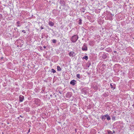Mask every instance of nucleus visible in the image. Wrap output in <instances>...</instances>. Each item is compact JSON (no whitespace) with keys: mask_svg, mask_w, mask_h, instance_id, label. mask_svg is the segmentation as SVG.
I'll use <instances>...</instances> for the list:
<instances>
[{"mask_svg":"<svg viewBox=\"0 0 134 134\" xmlns=\"http://www.w3.org/2000/svg\"><path fill=\"white\" fill-rule=\"evenodd\" d=\"M24 97L22 96H20L19 97V101L20 102H22L24 99Z\"/></svg>","mask_w":134,"mask_h":134,"instance_id":"20e7f679","label":"nucleus"},{"mask_svg":"<svg viewBox=\"0 0 134 134\" xmlns=\"http://www.w3.org/2000/svg\"><path fill=\"white\" fill-rule=\"evenodd\" d=\"M46 47L45 46H43V48H45Z\"/></svg>","mask_w":134,"mask_h":134,"instance_id":"bb28decb","label":"nucleus"},{"mask_svg":"<svg viewBox=\"0 0 134 134\" xmlns=\"http://www.w3.org/2000/svg\"><path fill=\"white\" fill-rule=\"evenodd\" d=\"M59 3L61 5L60 7H63L65 5L66 3L64 0H60Z\"/></svg>","mask_w":134,"mask_h":134,"instance_id":"f03ea898","label":"nucleus"},{"mask_svg":"<svg viewBox=\"0 0 134 134\" xmlns=\"http://www.w3.org/2000/svg\"><path fill=\"white\" fill-rule=\"evenodd\" d=\"M74 52L73 51H71L69 53V56L73 57H74Z\"/></svg>","mask_w":134,"mask_h":134,"instance_id":"0eeeda50","label":"nucleus"},{"mask_svg":"<svg viewBox=\"0 0 134 134\" xmlns=\"http://www.w3.org/2000/svg\"><path fill=\"white\" fill-rule=\"evenodd\" d=\"M80 75L79 74H78L76 75V77H77L78 78H80Z\"/></svg>","mask_w":134,"mask_h":134,"instance_id":"a211bd4d","label":"nucleus"},{"mask_svg":"<svg viewBox=\"0 0 134 134\" xmlns=\"http://www.w3.org/2000/svg\"><path fill=\"white\" fill-rule=\"evenodd\" d=\"M114 52H116V51H115Z\"/></svg>","mask_w":134,"mask_h":134,"instance_id":"2f4dec72","label":"nucleus"},{"mask_svg":"<svg viewBox=\"0 0 134 134\" xmlns=\"http://www.w3.org/2000/svg\"><path fill=\"white\" fill-rule=\"evenodd\" d=\"M57 69L58 71H60L61 70L60 67L59 66H57Z\"/></svg>","mask_w":134,"mask_h":134,"instance_id":"9b49d317","label":"nucleus"},{"mask_svg":"<svg viewBox=\"0 0 134 134\" xmlns=\"http://www.w3.org/2000/svg\"><path fill=\"white\" fill-rule=\"evenodd\" d=\"M22 32H24V33H26V32L24 30H23L22 31Z\"/></svg>","mask_w":134,"mask_h":134,"instance_id":"393cba45","label":"nucleus"},{"mask_svg":"<svg viewBox=\"0 0 134 134\" xmlns=\"http://www.w3.org/2000/svg\"><path fill=\"white\" fill-rule=\"evenodd\" d=\"M20 116L21 117H23L22 116H21V115H20Z\"/></svg>","mask_w":134,"mask_h":134,"instance_id":"7c9ffc66","label":"nucleus"},{"mask_svg":"<svg viewBox=\"0 0 134 134\" xmlns=\"http://www.w3.org/2000/svg\"><path fill=\"white\" fill-rule=\"evenodd\" d=\"M41 29H43V27H41Z\"/></svg>","mask_w":134,"mask_h":134,"instance_id":"cd10ccee","label":"nucleus"},{"mask_svg":"<svg viewBox=\"0 0 134 134\" xmlns=\"http://www.w3.org/2000/svg\"><path fill=\"white\" fill-rule=\"evenodd\" d=\"M30 129H29V130L28 132L27 133H29L30 132Z\"/></svg>","mask_w":134,"mask_h":134,"instance_id":"a878e982","label":"nucleus"},{"mask_svg":"<svg viewBox=\"0 0 134 134\" xmlns=\"http://www.w3.org/2000/svg\"><path fill=\"white\" fill-rule=\"evenodd\" d=\"M2 18V15L1 14H0V21H1Z\"/></svg>","mask_w":134,"mask_h":134,"instance_id":"6ab92c4d","label":"nucleus"},{"mask_svg":"<svg viewBox=\"0 0 134 134\" xmlns=\"http://www.w3.org/2000/svg\"><path fill=\"white\" fill-rule=\"evenodd\" d=\"M88 58L87 56H84L83 58V59H85L86 60H87L88 59Z\"/></svg>","mask_w":134,"mask_h":134,"instance_id":"ddd939ff","label":"nucleus"},{"mask_svg":"<svg viewBox=\"0 0 134 134\" xmlns=\"http://www.w3.org/2000/svg\"><path fill=\"white\" fill-rule=\"evenodd\" d=\"M76 80H73L71 81L70 83L72 85H74L76 83Z\"/></svg>","mask_w":134,"mask_h":134,"instance_id":"39448f33","label":"nucleus"},{"mask_svg":"<svg viewBox=\"0 0 134 134\" xmlns=\"http://www.w3.org/2000/svg\"><path fill=\"white\" fill-rule=\"evenodd\" d=\"M57 41L53 39L52 40L53 42L54 43H55Z\"/></svg>","mask_w":134,"mask_h":134,"instance_id":"aec40b11","label":"nucleus"},{"mask_svg":"<svg viewBox=\"0 0 134 134\" xmlns=\"http://www.w3.org/2000/svg\"><path fill=\"white\" fill-rule=\"evenodd\" d=\"M105 116V117L107 118V120H110V117L108 114H106Z\"/></svg>","mask_w":134,"mask_h":134,"instance_id":"1a4fd4ad","label":"nucleus"},{"mask_svg":"<svg viewBox=\"0 0 134 134\" xmlns=\"http://www.w3.org/2000/svg\"><path fill=\"white\" fill-rule=\"evenodd\" d=\"M39 101H40V100L38 99H36L35 100V102L36 101L39 102Z\"/></svg>","mask_w":134,"mask_h":134,"instance_id":"b1692460","label":"nucleus"},{"mask_svg":"<svg viewBox=\"0 0 134 134\" xmlns=\"http://www.w3.org/2000/svg\"><path fill=\"white\" fill-rule=\"evenodd\" d=\"M59 92V93H60V94H62V93H61V92Z\"/></svg>","mask_w":134,"mask_h":134,"instance_id":"c756f323","label":"nucleus"},{"mask_svg":"<svg viewBox=\"0 0 134 134\" xmlns=\"http://www.w3.org/2000/svg\"><path fill=\"white\" fill-rule=\"evenodd\" d=\"M49 25L51 26H53L54 25V23H53L51 21H50L49 22Z\"/></svg>","mask_w":134,"mask_h":134,"instance_id":"9d476101","label":"nucleus"},{"mask_svg":"<svg viewBox=\"0 0 134 134\" xmlns=\"http://www.w3.org/2000/svg\"><path fill=\"white\" fill-rule=\"evenodd\" d=\"M112 119L113 120H115V117H112Z\"/></svg>","mask_w":134,"mask_h":134,"instance_id":"5701e85b","label":"nucleus"},{"mask_svg":"<svg viewBox=\"0 0 134 134\" xmlns=\"http://www.w3.org/2000/svg\"><path fill=\"white\" fill-rule=\"evenodd\" d=\"M78 37L77 35H75L73 36L71 39V41L73 42H75L78 39Z\"/></svg>","mask_w":134,"mask_h":134,"instance_id":"f257e3e1","label":"nucleus"},{"mask_svg":"<svg viewBox=\"0 0 134 134\" xmlns=\"http://www.w3.org/2000/svg\"><path fill=\"white\" fill-rule=\"evenodd\" d=\"M82 20L81 19H79V24L80 25L82 23Z\"/></svg>","mask_w":134,"mask_h":134,"instance_id":"f3484780","label":"nucleus"},{"mask_svg":"<svg viewBox=\"0 0 134 134\" xmlns=\"http://www.w3.org/2000/svg\"><path fill=\"white\" fill-rule=\"evenodd\" d=\"M101 118L103 120H104L106 119L105 115H102L101 116Z\"/></svg>","mask_w":134,"mask_h":134,"instance_id":"f8f14e48","label":"nucleus"},{"mask_svg":"<svg viewBox=\"0 0 134 134\" xmlns=\"http://www.w3.org/2000/svg\"><path fill=\"white\" fill-rule=\"evenodd\" d=\"M107 49H106V51H107Z\"/></svg>","mask_w":134,"mask_h":134,"instance_id":"473e14b6","label":"nucleus"},{"mask_svg":"<svg viewBox=\"0 0 134 134\" xmlns=\"http://www.w3.org/2000/svg\"><path fill=\"white\" fill-rule=\"evenodd\" d=\"M82 49L83 51H87V47L86 44L84 43L83 47H82Z\"/></svg>","mask_w":134,"mask_h":134,"instance_id":"7ed1b4c3","label":"nucleus"},{"mask_svg":"<svg viewBox=\"0 0 134 134\" xmlns=\"http://www.w3.org/2000/svg\"><path fill=\"white\" fill-rule=\"evenodd\" d=\"M112 84H113V83H110V86L111 88H113V89H114L115 88V87H113V86L112 85Z\"/></svg>","mask_w":134,"mask_h":134,"instance_id":"4468645a","label":"nucleus"},{"mask_svg":"<svg viewBox=\"0 0 134 134\" xmlns=\"http://www.w3.org/2000/svg\"><path fill=\"white\" fill-rule=\"evenodd\" d=\"M20 22L19 21H18L16 23L18 24V25H17V26L18 27H20V25H19V24H20Z\"/></svg>","mask_w":134,"mask_h":134,"instance_id":"2eb2a0df","label":"nucleus"},{"mask_svg":"<svg viewBox=\"0 0 134 134\" xmlns=\"http://www.w3.org/2000/svg\"><path fill=\"white\" fill-rule=\"evenodd\" d=\"M108 132L109 134H111L112 133V131L110 130H109L108 131Z\"/></svg>","mask_w":134,"mask_h":134,"instance_id":"412c9836","label":"nucleus"},{"mask_svg":"<svg viewBox=\"0 0 134 134\" xmlns=\"http://www.w3.org/2000/svg\"><path fill=\"white\" fill-rule=\"evenodd\" d=\"M81 92L82 94L85 95L87 93V91L84 89H82L81 90Z\"/></svg>","mask_w":134,"mask_h":134,"instance_id":"6e6552de","label":"nucleus"},{"mask_svg":"<svg viewBox=\"0 0 134 134\" xmlns=\"http://www.w3.org/2000/svg\"><path fill=\"white\" fill-rule=\"evenodd\" d=\"M81 10L82 12H84V9L83 8H82L81 9Z\"/></svg>","mask_w":134,"mask_h":134,"instance_id":"4be33fe9","label":"nucleus"},{"mask_svg":"<svg viewBox=\"0 0 134 134\" xmlns=\"http://www.w3.org/2000/svg\"><path fill=\"white\" fill-rule=\"evenodd\" d=\"M71 93L70 92H68L67 93L66 97L67 98H70L71 97Z\"/></svg>","mask_w":134,"mask_h":134,"instance_id":"423d86ee","label":"nucleus"},{"mask_svg":"<svg viewBox=\"0 0 134 134\" xmlns=\"http://www.w3.org/2000/svg\"><path fill=\"white\" fill-rule=\"evenodd\" d=\"M3 57H1V59H3Z\"/></svg>","mask_w":134,"mask_h":134,"instance_id":"c85d7f7f","label":"nucleus"},{"mask_svg":"<svg viewBox=\"0 0 134 134\" xmlns=\"http://www.w3.org/2000/svg\"><path fill=\"white\" fill-rule=\"evenodd\" d=\"M51 72H53V73H55L56 72V71L53 69H51Z\"/></svg>","mask_w":134,"mask_h":134,"instance_id":"dca6fc26","label":"nucleus"}]
</instances>
